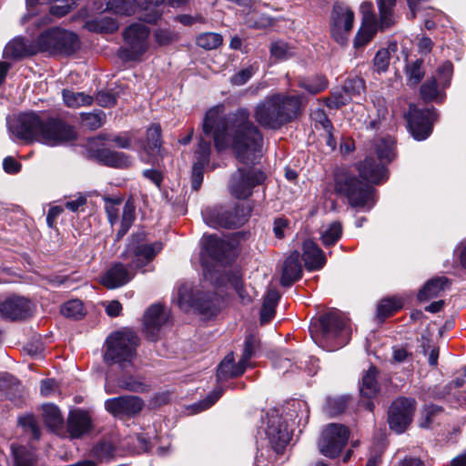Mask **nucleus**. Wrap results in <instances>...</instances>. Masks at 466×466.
Here are the masks:
<instances>
[{
  "instance_id": "f257e3e1",
  "label": "nucleus",
  "mask_w": 466,
  "mask_h": 466,
  "mask_svg": "<svg viewBox=\"0 0 466 466\" xmlns=\"http://www.w3.org/2000/svg\"><path fill=\"white\" fill-rule=\"evenodd\" d=\"M203 132L207 136L213 134L218 152L231 144L236 157L247 165L257 162L263 146V137L249 120L247 108H238L228 116L225 115L222 105L210 108L203 120Z\"/></svg>"
},
{
  "instance_id": "f03ea898",
  "label": "nucleus",
  "mask_w": 466,
  "mask_h": 466,
  "mask_svg": "<svg viewBox=\"0 0 466 466\" xmlns=\"http://www.w3.org/2000/svg\"><path fill=\"white\" fill-rule=\"evenodd\" d=\"M11 134L26 143L39 142L50 147L59 146L76 138L74 127L64 120L46 112L20 113L8 123Z\"/></svg>"
},
{
  "instance_id": "7ed1b4c3",
  "label": "nucleus",
  "mask_w": 466,
  "mask_h": 466,
  "mask_svg": "<svg viewBox=\"0 0 466 466\" xmlns=\"http://www.w3.org/2000/svg\"><path fill=\"white\" fill-rule=\"evenodd\" d=\"M303 99L301 95H268L256 105L254 119L263 128L278 130L301 114Z\"/></svg>"
},
{
  "instance_id": "20e7f679",
  "label": "nucleus",
  "mask_w": 466,
  "mask_h": 466,
  "mask_svg": "<svg viewBox=\"0 0 466 466\" xmlns=\"http://www.w3.org/2000/svg\"><path fill=\"white\" fill-rule=\"evenodd\" d=\"M334 182L336 193L345 197L350 207L368 211L374 205L373 188L360 180L350 169L338 168Z\"/></svg>"
},
{
  "instance_id": "39448f33",
  "label": "nucleus",
  "mask_w": 466,
  "mask_h": 466,
  "mask_svg": "<svg viewBox=\"0 0 466 466\" xmlns=\"http://www.w3.org/2000/svg\"><path fill=\"white\" fill-rule=\"evenodd\" d=\"M138 343L137 335L131 329L111 333L105 342V362L117 363L121 368L131 365L136 358Z\"/></svg>"
},
{
  "instance_id": "423d86ee",
  "label": "nucleus",
  "mask_w": 466,
  "mask_h": 466,
  "mask_svg": "<svg viewBox=\"0 0 466 466\" xmlns=\"http://www.w3.org/2000/svg\"><path fill=\"white\" fill-rule=\"evenodd\" d=\"M311 332L318 333L324 340H337L338 347H342L350 339V329L349 319L337 311H330L319 317L310 327Z\"/></svg>"
},
{
  "instance_id": "0eeeda50",
  "label": "nucleus",
  "mask_w": 466,
  "mask_h": 466,
  "mask_svg": "<svg viewBox=\"0 0 466 466\" xmlns=\"http://www.w3.org/2000/svg\"><path fill=\"white\" fill-rule=\"evenodd\" d=\"M38 52H49L50 54H73L79 46L76 34L55 28L42 33L36 39Z\"/></svg>"
},
{
  "instance_id": "6e6552de",
  "label": "nucleus",
  "mask_w": 466,
  "mask_h": 466,
  "mask_svg": "<svg viewBox=\"0 0 466 466\" xmlns=\"http://www.w3.org/2000/svg\"><path fill=\"white\" fill-rule=\"evenodd\" d=\"M250 215V208L243 204L226 209L208 208L202 212L207 225L212 228H236L244 225Z\"/></svg>"
},
{
  "instance_id": "1a4fd4ad",
  "label": "nucleus",
  "mask_w": 466,
  "mask_h": 466,
  "mask_svg": "<svg viewBox=\"0 0 466 466\" xmlns=\"http://www.w3.org/2000/svg\"><path fill=\"white\" fill-rule=\"evenodd\" d=\"M379 6L380 21L378 22H362V25L358 31L354 46L360 48L368 44L375 35L378 28L384 30L394 25L393 8L396 0H377Z\"/></svg>"
},
{
  "instance_id": "9d476101",
  "label": "nucleus",
  "mask_w": 466,
  "mask_h": 466,
  "mask_svg": "<svg viewBox=\"0 0 466 466\" xmlns=\"http://www.w3.org/2000/svg\"><path fill=\"white\" fill-rule=\"evenodd\" d=\"M149 28L141 24H132L124 32L125 46L118 52L119 57L124 61H136L145 54L148 48Z\"/></svg>"
},
{
  "instance_id": "9b49d317",
  "label": "nucleus",
  "mask_w": 466,
  "mask_h": 466,
  "mask_svg": "<svg viewBox=\"0 0 466 466\" xmlns=\"http://www.w3.org/2000/svg\"><path fill=\"white\" fill-rule=\"evenodd\" d=\"M350 430L343 424L329 423L322 431L318 442L319 452L330 459L339 455L350 438Z\"/></svg>"
},
{
  "instance_id": "f8f14e48",
  "label": "nucleus",
  "mask_w": 466,
  "mask_h": 466,
  "mask_svg": "<svg viewBox=\"0 0 466 466\" xmlns=\"http://www.w3.org/2000/svg\"><path fill=\"white\" fill-rule=\"evenodd\" d=\"M265 174L258 169L238 168L232 174L228 187L231 195L238 199H245L252 194V189L263 183Z\"/></svg>"
},
{
  "instance_id": "ddd939ff",
  "label": "nucleus",
  "mask_w": 466,
  "mask_h": 466,
  "mask_svg": "<svg viewBox=\"0 0 466 466\" xmlns=\"http://www.w3.org/2000/svg\"><path fill=\"white\" fill-rule=\"evenodd\" d=\"M416 410V400L412 398L401 397L395 400L390 406L388 422L390 430L400 434L412 421Z\"/></svg>"
},
{
  "instance_id": "4468645a",
  "label": "nucleus",
  "mask_w": 466,
  "mask_h": 466,
  "mask_svg": "<svg viewBox=\"0 0 466 466\" xmlns=\"http://www.w3.org/2000/svg\"><path fill=\"white\" fill-rule=\"evenodd\" d=\"M353 22L354 13L344 4L335 3L330 16V33L338 44H347Z\"/></svg>"
},
{
  "instance_id": "2eb2a0df",
  "label": "nucleus",
  "mask_w": 466,
  "mask_h": 466,
  "mask_svg": "<svg viewBox=\"0 0 466 466\" xmlns=\"http://www.w3.org/2000/svg\"><path fill=\"white\" fill-rule=\"evenodd\" d=\"M265 433L268 444L277 453H281L284 451L291 438L285 420L277 410L268 413Z\"/></svg>"
},
{
  "instance_id": "dca6fc26",
  "label": "nucleus",
  "mask_w": 466,
  "mask_h": 466,
  "mask_svg": "<svg viewBox=\"0 0 466 466\" xmlns=\"http://www.w3.org/2000/svg\"><path fill=\"white\" fill-rule=\"evenodd\" d=\"M105 407L116 417L134 418L143 410L145 401L138 396L124 395L106 400Z\"/></svg>"
},
{
  "instance_id": "f3484780",
  "label": "nucleus",
  "mask_w": 466,
  "mask_h": 466,
  "mask_svg": "<svg viewBox=\"0 0 466 466\" xmlns=\"http://www.w3.org/2000/svg\"><path fill=\"white\" fill-rule=\"evenodd\" d=\"M436 118L437 113L433 108L410 110L408 124L412 137L417 140L427 138Z\"/></svg>"
},
{
  "instance_id": "a211bd4d",
  "label": "nucleus",
  "mask_w": 466,
  "mask_h": 466,
  "mask_svg": "<svg viewBox=\"0 0 466 466\" xmlns=\"http://www.w3.org/2000/svg\"><path fill=\"white\" fill-rule=\"evenodd\" d=\"M169 314L160 304L151 305L143 317L144 333L150 340L159 338L161 329L167 324Z\"/></svg>"
},
{
  "instance_id": "6ab92c4d",
  "label": "nucleus",
  "mask_w": 466,
  "mask_h": 466,
  "mask_svg": "<svg viewBox=\"0 0 466 466\" xmlns=\"http://www.w3.org/2000/svg\"><path fill=\"white\" fill-rule=\"evenodd\" d=\"M33 313V304L24 297L11 296L0 303V315L8 319H24Z\"/></svg>"
},
{
  "instance_id": "aec40b11",
  "label": "nucleus",
  "mask_w": 466,
  "mask_h": 466,
  "mask_svg": "<svg viewBox=\"0 0 466 466\" xmlns=\"http://www.w3.org/2000/svg\"><path fill=\"white\" fill-rule=\"evenodd\" d=\"M134 274L122 263L114 264L101 277V283L109 289H117L129 282Z\"/></svg>"
},
{
  "instance_id": "412c9836",
  "label": "nucleus",
  "mask_w": 466,
  "mask_h": 466,
  "mask_svg": "<svg viewBox=\"0 0 466 466\" xmlns=\"http://www.w3.org/2000/svg\"><path fill=\"white\" fill-rule=\"evenodd\" d=\"M378 371L375 367H370L361 378L360 392L362 398H366L367 401L363 403L365 408L372 411L374 403L371 399L375 398L380 390L379 383L377 381Z\"/></svg>"
},
{
  "instance_id": "4be33fe9",
  "label": "nucleus",
  "mask_w": 466,
  "mask_h": 466,
  "mask_svg": "<svg viewBox=\"0 0 466 466\" xmlns=\"http://www.w3.org/2000/svg\"><path fill=\"white\" fill-rule=\"evenodd\" d=\"M299 251H293L285 259L280 282L282 286L289 287L299 280L302 276V266Z\"/></svg>"
},
{
  "instance_id": "5701e85b",
  "label": "nucleus",
  "mask_w": 466,
  "mask_h": 466,
  "mask_svg": "<svg viewBox=\"0 0 466 466\" xmlns=\"http://www.w3.org/2000/svg\"><path fill=\"white\" fill-rule=\"evenodd\" d=\"M302 258L308 270H318L326 263L324 252L310 239L303 242Z\"/></svg>"
},
{
  "instance_id": "b1692460",
  "label": "nucleus",
  "mask_w": 466,
  "mask_h": 466,
  "mask_svg": "<svg viewBox=\"0 0 466 466\" xmlns=\"http://www.w3.org/2000/svg\"><path fill=\"white\" fill-rule=\"evenodd\" d=\"M66 427L71 438H79L89 431L91 428V419L87 412L76 410L70 412L67 418Z\"/></svg>"
},
{
  "instance_id": "393cba45",
  "label": "nucleus",
  "mask_w": 466,
  "mask_h": 466,
  "mask_svg": "<svg viewBox=\"0 0 466 466\" xmlns=\"http://www.w3.org/2000/svg\"><path fill=\"white\" fill-rule=\"evenodd\" d=\"M162 249V244H141L132 248V267L141 268L149 263L154 257Z\"/></svg>"
},
{
  "instance_id": "a878e982",
  "label": "nucleus",
  "mask_w": 466,
  "mask_h": 466,
  "mask_svg": "<svg viewBox=\"0 0 466 466\" xmlns=\"http://www.w3.org/2000/svg\"><path fill=\"white\" fill-rule=\"evenodd\" d=\"M221 302V299L215 293L198 292L196 310L205 317H212L220 310Z\"/></svg>"
},
{
  "instance_id": "bb28decb",
  "label": "nucleus",
  "mask_w": 466,
  "mask_h": 466,
  "mask_svg": "<svg viewBox=\"0 0 466 466\" xmlns=\"http://www.w3.org/2000/svg\"><path fill=\"white\" fill-rule=\"evenodd\" d=\"M96 158L104 165L112 167L125 168L132 165V158L130 156L118 151H114L107 148L100 149L96 152Z\"/></svg>"
},
{
  "instance_id": "cd10ccee",
  "label": "nucleus",
  "mask_w": 466,
  "mask_h": 466,
  "mask_svg": "<svg viewBox=\"0 0 466 466\" xmlns=\"http://www.w3.org/2000/svg\"><path fill=\"white\" fill-rule=\"evenodd\" d=\"M358 170L363 179L375 184L380 183L386 174L384 167L377 164L372 157H366L363 162H360Z\"/></svg>"
},
{
  "instance_id": "c85d7f7f",
  "label": "nucleus",
  "mask_w": 466,
  "mask_h": 466,
  "mask_svg": "<svg viewBox=\"0 0 466 466\" xmlns=\"http://www.w3.org/2000/svg\"><path fill=\"white\" fill-rule=\"evenodd\" d=\"M139 8V19L147 23H156L161 16L160 5L164 0H135Z\"/></svg>"
},
{
  "instance_id": "c756f323",
  "label": "nucleus",
  "mask_w": 466,
  "mask_h": 466,
  "mask_svg": "<svg viewBox=\"0 0 466 466\" xmlns=\"http://www.w3.org/2000/svg\"><path fill=\"white\" fill-rule=\"evenodd\" d=\"M36 52H38L37 46H30L23 38H15L6 45L4 50L5 56L13 59L32 56Z\"/></svg>"
},
{
  "instance_id": "7c9ffc66",
  "label": "nucleus",
  "mask_w": 466,
  "mask_h": 466,
  "mask_svg": "<svg viewBox=\"0 0 466 466\" xmlns=\"http://www.w3.org/2000/svg\"><path fill=\"white\" fill-rule=\"evenodd\" d=\"M205 250L213 260L223 262L229 250V245L216 236H208L206 238Z\"/></svg>"
},
{
  "instance_id": "2f4dec72",
  "label": "nucleus",
  "mask_w": 466,
  "mask_h": 466,
  "mask_svg": "<svg viewBox=\"0 0 466 466\" xmlns=\"http://www.w3.org/2000/svg\"><path fill=\"white\" fill-rule=\"evenodd\" d=\"M449 288V280L445 277L435 278L429 280L418 293L420 301L430 300L441 294Z\"/></svg>"
},
{
  "instance_id": "473e14b6",
  "label": "nucleus",
  "mask_w": 466,
  "mask_h": 466,
  "mask_svg": "<svg viewBox=\"0 0 466 466\" xmlns=\"http://www.w3.org/2000/svg\"><path fill=\"white\" fill-rule=\"evenodd\" d=\"M150 447V438L144 433L127 436L120 441V448L130 453L146 452Z\"/></svg>"
},
{
  "instance_id": "72a5a7b5",
  "label": "nucleus",
  "mask_w": 466,
  "mask_h": 466,
  "mask_svg": "<svg viewBox=\"0 0 466 466\" xmlns=\"http://www.w3.org/2000/svg\"><path fill=\"white\" fill-rule=\"evenodd\" d=\"M245 370L246 368L242 365V363L238 360V362L236 364L233 353H229L219 364L217 371V377L218 380L238 377L242 375Z\"/></svg>"
},
{
  "instance_id": "f704fd0d",
  "label": "nucleus",
  "mask_w": 466,
  "mask_h": 466,
  "mask_svg": "<svg viewBox=\"0 0 466 466\" xmlns=\"http://www.w3.org/2000/svg\"><path fill=\"white\" fill-rule=\"evenodd\" d=\"M279 298L280 295L276 289L268 290L260 310L261 324L268 323L274 318Z\"/></svg>"
},
{
  "instance_id": "c9c22d12",
  "label": "nucleus",
  "mask_w": 466,
  "mask_h": 466,
  "mask_svg": "<svg viewBox=\"0 0 466 466\" xmlns=\"http://www.w3.org/2000/svg\"><path fill=\"white\" fill-rule=\"evenodd\" d=\"M43 420L47 428L53 431L61 429L64 420L60 410L55 404L47 403L42 406Z\"/></svg>"
},
{
  "instance_id": "e433bc0d",
  "label": "nucleus",
  "mask_w": 466,
  "mask_h": 466,
  "mask_svg": "<svg viewBox=\"0 0 466 466\" xmlns=\"http://www.w3.org/2000/svg\"><path fill=\"white\" fill-rule=\"evenodd\" d=\"M198 292L200 291L197 290L194 292L189 285L184 284L180 286L177 291L178 307L184 311H188L191 309H196Z\"/></svg>"
},
{
  "instance_id": "4c0bfd02",
  "label": "nucleus",
  "mask_w": 466,
  "mask_h": 466,
  "mask_svg": "<svg viewBox=\"0 0 466 466\" xmlns=\"http://www.w3.org/2000/svg\"><path fill=\"white\" fill-rule=\"evenodd\" d=\"M105 10L124 15H131L137 12L139 14L135 0H106Z\"/></svg>"
},
{
  "instance_id": "58836bf2",
  "label": "nucleus",
  "mask_w": 466,
  "mask_h": 466,
  "mask_svg": "<svg viewBox=\"0 0 466 466\" xmlns=\"http://www.w3.org/2000/svg\"><path fill=\"white\" fill-rule=\"evenodd\" d=\"M86 26L89 31L107 34L116 32L118 29V23L112 17L102 16L88 21Z\"/></svg>"
},
{
  "instance_id": "ea45409f",
  "label": "nucleus",
  "mask_w": 466,
  "mask_h": 466,
  "mask_svg": "<svg viewBox=\"0 0 466 466\" xmlns=\"http://www.w3.org/2000/svg\"><path fill=\"white\" fill-rule=\"evenodd\" d=\"M65 104L68 107L77 108L84 106H89L93 103V97L84 92H75L64 89L62 92Z\"/></svg>"
},
{
  "instance_id": "a19ab883",
  "label": "nucleus",
  "mask_w": 466,
  "mask_h": 466,
  "mask_svg": "<svg viewBox=\"0 0 466 466\" xmlns=\"http://www.w3.org/2000/svg\"><path fill=\"white\" fill-rule=\"evenodd\" d=\"M145 150L148 155H160L161 151V127L152 125L147 131V145Z\"/></svg>"
},
{
  "instance_id": "79ce46f5",
  "label": "nucleus",
  "mask_w": 466,
  "mask_h": 466,
  "mask_svg": "<svg viewBox=\"0 0 466 466\" xmlns=\"http://www.w3.org/2000/svg\"><path fill=\"white\" fill-rule=\"evenodd\" d=\"M298 86L309 94L316 95L327 88L328 81L324 76L316 75L312 77L300 78Z\"/></svg>"
},
{
  "instance_id": "37998d69",
  "label": "nucleus",
  "mask_w": 466,
  "mask_h": 466,
  "mask_svg": "<svg viewBox=\"0 0 466 466\" xmlns=\"http://www.w3.org/2000/svg\"><path fill=\"white\" fill-rule=\"evenodd\" d=\"M12 454L15 460V466H32L35 461V453L24 446H11Z\"/></svg>"
},
{
  "instance_id": "c03bdc74",
  "label": "nucleus",
  "mask_w": 466,
  "mask_h": 466,
  "mask_svg": "<svg viewBox=\"0 0 466 466\" xmlns=\"http://www.w3.org/2000/svg\"><path fill=\"white\" fill-rule=\"evenodd\" d=\"M402 301L397 298H386L380 301L377 307V317L384 319L402 308Z\"/></svg>"
},
{
  "instance_id": "a18cd8bd",
  "label": "nucleus",
  "mask_w": 466,
  "mask_h": 466,
  "mask_svg": "<svg viewBox=\"0 0 466 466\" xmlns=\"http://www.w3.org/2000/svg\"><path fill=\"white\" fill-rule=\"evenodd\" d=\"M135 207L133 203L127 201L123 208L121 225L116 233L117 239H120L127 233L135 220Z\"/></svg>"
},
{
  "instance_id": "49530a36",
  "label": "nucleus",
  "mask_w": 466,
  "mask_h": 466,
  "mask_svg": "<svg viewBox=\"0 0 466 466\" xmlns=\"http://www.w3.org/2000/svg\"><path fill=\"white\" fill-rule=\"evenodd\" d=\"M93 452L98 459L105 461L122 455L120 449L110 441H102L96 444L93 449Z\"/></svg>"
},
{
  "instance_id": "de8ad7c7",
  "label": "nucleus",
  "mask_w": 466,
  "mask_h": 466,
  "mask_svg": "<svg viewBox=\"0 0 466 466\" xmlns=\"http://www.w3.org/2000/svg\"><path fill=\"white\" fill-rule=\"evenodd\" d=\"M376 153L381 161L390 162L394 157V141L391 137L381 138L376 145Z\"/></svg>"
},
{
  "instance_id": "09e8293b",
  "label": "nucleus",
  "mask_w": 466,
  "mask_h": 466,
  "mask_svg": "<svg viewBox=\"0 0 466 466\" xmlns=\"http://www.w3.org/2000/svg\"><path fill=\"white\" fill-rule=\"evenodd\" d=\"M422 65L423 61L421 59H417L407 66L406 75L410 86L418 85L423 78L425 71L422 68Z\"/></svg>"
},
{
  "instance_id": "8fccbe9b",
  "label": "nucleus",
  "mask_w": 466,
  "mask_h": 466,
  "mask_svg": "<svg viewBox=\"0 0 466 466\" xmlns=\"http://www.w3.org/2000/svg\"><path fill=\"white\" fill-rule=\"evenodd\" d=\"M117 385L120 389L133 392H145L148 386L142 380L132 376H123L118 379Z\"/></svg>"
},
{
  "instance_id": "3c124183",
  "label": "nucleus",
  "mask_w": 466,
  "mask_h": 466,
  "mask_svg": "<svg viewBox=\"0 0 466 466\" xmlns=\"http://www.w3.org/2000/svg\"><path fill=\"white\" fill-rule=\"evenodd\" d=\"M342 226L339 222H332L321 232V239L325 246L334 245L341 237Z\"/></svg>"
},
{
  "instance_id": "603ef678",
  "label": "nucleus",
  "mask_w": 466,
  "mask_h": 466,
  "mask_svg": "<svg viewBox=\"0 0 466 466\" xmlns=\"http://www.w3.org/2000/svg\"><path fill=\"white\" fill-rule=\"evenodd\" d=\"M222 36L213 32L203 33L197 37L198 46L206 50L218 48L222 44Z\"/></svg>"
},
{
  "instance_id": "864d4df0",
  "label": "nucleus",
  "mask_w": 466,
  "mask_h": 466,
  "mask_svg": "<svg viewBox=\"0 0 466 466\" xmlns=\"http://www.w3.org/2000/svg\"><path fill=\"white\" fill-rule=\"evenodd\" d=\"M106 115L103 111L98 110L94 113H82V124L91 130L99 128L105 122Z\"/></svg>"
},
{
  "instance_id": "5fc2aeb1",
  "label": "nucleus",
  "mask_w": 466,
  "mask_h": 466,
  "mask_svg": "<svg viewBox=\"0 0 466 466\" xmlns=\"http://www.w3.org/2000/svg\"><path fill=\"white\" fill-rule=\"evenodd\" d=\"M270 54L278 60H286L294 55V51L286 42L275 41L271 43Z\"/></svg>"
},
{
  "instance_id": "6e6d98bb",
  "label": "nucleus",
  "mask_w": 466,
  "mask_h": 466,
  "mask_svg": "<svg viewBox=\"0 0 466 466\" xmlns=\"http://www.w3.org/2000/svg\"><path fill=\"white\" fill-rule=\"evenodd\" d=\"M61 313L66 318L77 319L85 314L83 303L78 299L69 300L62 306Z\"/></svg>"
},
{
  "instance_id": "4d7b16f0",
  "label": "nucleus",
  "mask_w": 466,
  "mask_h": 466,
  "mask_svg": "<svg viewBox=\"0 0 466 466\" xmlns=\"http://www.w3.org/2000/svg\"><path fill=\"white\" fill-rule=\"evenodd\" d=\"M346 397L329 398L325 405V412L330 416L335 417L342 413L347 407Z\"/></svg>"
},
{
  "instance_id": "13d9d810",
  "label": "nucleus",
  "mask_w": 466,
  "mask_h": 466,
  "mask_svg": "<svg viewBox=\"0 0 466 466\" xmlns=\"http://www.w3.org/2000/svg\"><path fill=\"white\" fill-rule=\"evenodd\" d=\"M442 413V409L437 405L425 406L421 410V418L420 420V428H430L435 421L437 416Z\"/></svg>"
},
{
  "instance_id": "bf43d9fd",
  "label": "nucleus",
  "mask_w": 466,
  "mask_h": 466,
  "mask_svg": "<svg viewBox=\"0 0 466 466\" xmlns=\"http://www.w3.org/2000/svg\"><path fill=\"white\" fill-rule=\"evenodd\" d=\"M258 347V340L256 336L250 334L246 337L244 340V349L239 361L247 368L249 360L253 357L257 348Z\"/></svg>"
},
{
  "instance_id": "052dcab7",
  "label": "nucleus",
  "mask_w": 466,
  "mask_h": 466,
  "mask_svg": "<svg viewBox=\"0 0 466 466\" xmlns=\"http://www.w3.org/2000/svg\"><path fill=\"white\" fill-rule=\"evenodd\" d=\"M365 90L364 81L360 77L349 78L345 81L343 91L352 99L360 96Z\"/></svg>"
},
{
  "instance_id": "680f3d73",
  "label": "nucleus",
  "mask_w": 466,
  "mask_h": 466,
  "mask_svg": "<svg viewBox=\"0 0 466 466\" xmlns=\"http://www.w3.org/2000/svg\"><path fill=\"white\" fill-rule=\"evenodd\" d=\"M103 200L106 203L105 209L107 215V218L111 226H114L118 220V208L116 206L120 205V198H112L110 197H103Z\"/></svg>"
},
{
  "instance_id": "e2e57ef3",
  "label": "nucleus",
  "mask_w": 466,
  "mask_h": 466,
  "mask_svg": "<svg viewBox=\"0 0 466 466\" xmlns=\"http://www.w3.org/2000/svg\"><path fill=\"white\" fill-rule=\"evenodd\" d=\"M18 422L23 427L25 431L30 432L32 434V438L34 440L37 441L40 439V429L33 415L20 417Z\"/></svg>"
},
{
  "instance_id": "0e129e2a",
  "label": "nucleus",
  "mask_w": 466,
  "mask_h": 466,
  "mask_svg": "<svg viewBox=\"0 0 466 466\" xmlns=\"http://www.w3.org/2000/svg\"><path fill=\"white\" fill-rule=\"evenodd\" d=\"M420 96L425 101H431L438 97L439 89L435 77H431V79L427 80L420 86Z\"/></svg>"
},
{
  "instance_id": "69168bd1",
  "label": "nucleus",
  "mask_w": 466,
  "mask_h": 466,
  "mask_svg": "<svg viewBox=\"0 0 466 466\" xmlns=\"http://www.w3.org/2000/svg\"><path fill=\"white\" fill-rule=\"evenodd\" d=\"M157 43L160 46H167L178 39V34L169 29H157L154 34Z\"/></svg>"
},
{
  "instance_id": "338daca9",
  "label": "nucleus",
  "mask_w": 466,
  "mask_h": 466,
  "mask_svg": "<svg viewBox=\"0 0 466 466\" xmlns=\"http://www.w3.org/2000/svg\"><path fill=\"white\" fill-rule=\"evenodd\" d=\"M210 143L200 139L196 150L197 161L195 163H200L202 165H208L209 162L210 155Z\"/></svg>"
},
{
  "instance_id": "774afa93",
  "label": "nucleus",
  "mask_w": 466,
  "mask_h": 466,
  "mask_svg": "<svg viewBox=\"0 0 466 466\" xmlns=\"http://www.w3.org/2000/svg\"><path fill=\"white\" fill-rule=\"evenodd\" d=\"M254 69L252 66L241 69L230 78V83L234 86H242L246 84L253 76Z\"/></svg>"
}]
</instances>
